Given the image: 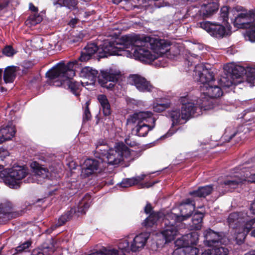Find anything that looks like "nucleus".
Masks as SVG:
<instances>
[{
  "label": "nucleus",
  "instance_id": "obj_1",
  "mask_svg": "<svg viewBox=\"0 0 255 255\" xmlns=\"http://www.w3.org/2000/svg\"><path fill=\"white\" fill-rule=\"evenodd\" d=\"M133 38V55L141 61L150 62L164 55L173 58L180 55L179 46L168 40L135 33Z\"/></svg>",
  "mask_w": 255,
  "mask_h": 255
},
{
  "label": "nucleus",
  "instance_id": "obj_2",
  "mask_svg": "<svg viewBox=\"0 0 255 255\" xmlns=\"http://www.w3.org/2000/svg\"><path fill=\"white\" fill-rule=\"evenodd\" d=\"M109 38L103 40V43L98 47L95 43L88 44L84 50L91 56L97 52L101 58L111 55H122L119 52L125 48L133 46L134 34H127L120 37L115 33L114 35L108 36Z\"/></svg>",
  "mask_w": 255,
  "mask_h": 255
},
{
  "label": "nucleus",
  "instance_id": "obj_3",
  "mask_svg": "<svg viewBox=\"0 0 255 255\" xmlns=\"http://www.w3.org/2000/svg\"><path fill=\"white\" fill-rule=\"evenodd\" d=\"M232 14L234 17L230 16L231 19L235 27L237 28L248 29L245 32H255V11L253 10H247L243 7L237 6L230 11L228 6L222 7L220 10V18L223 22H227L229 14Z\"/></svg>",
  "mask_w": 255,
  "mask_h": 255
},
{
  "label": "nucleus",
  "instance_id": "obj_4",
  "mask_svg": "<svg viewBox=\"0 0 255 255\" xmlns=\"http://www.w3.org/2000/svg\"><path fill=\"white\" fill-rule=\"evenodd\" d=\"M228 222L230 227L235 230L237 244H241L255 224V217L251 218L246 211L234 212L229 215Z\"/></svg>",
  "mask_w": 255,
  "mask_h": 255
},
{
  "label": "nucleus",
  "instance_id": "obj_5",
  "mask_svg": "<svg viewBox=\"0 0 255 255\" xmlns=\"http://www.w3.org/2000/svg\"><path fill=\"white\" fill-rule=\"evenodd\" d=\"M155 121L152 112L140 111L129 115L127 120V124L134 126L132 131L135 135L144 137L155 127Z\"/></svg>",
  "mask_w": 255,
  "mask_h": 255
},
{
  "label": "nucleus",
  "instance_id": "obj_6",
  "mask_svg": "<svg viewBox=\"0 0 255 255\" xmlns=\"http://www.w3.org/2000/svg\"><path fill=\"white\" fill-rule=\"evenodd\" d=\"M248 164L249 163H246L239 167L241 177L238 175L231 177L226 179L223 183L220 184L217 188L218 191L224 194L223 188H225V191H230L237 188L244 181L255 183V172L251 166H247Z\"/></svg>",
  "mask_w": 255,
  "mask_h": 255
},
{
  "label": "nucleus",
  "instance_id": "obj_7",
  "mask_svg": "<svg viewBox=\"0 0 255 255\" xmlns=\"http://www.w3.org/2000/svg\"><path fill=\"white\" fill-rule=\"evenodd\" d=\"M91 203V196L89 195H86L77 207L72 208L70 211L62 215L59 218L57 223L51 226L50 232L55 230L57 227L62 226L73 218H77L80 215L85 214L86 211L90 207Z\"/></svg>",
  "mask_w": 255,
  "mask_h": 255
},
{
  "label": "nucleus",
  "instance_id": "obj_8",
  "mask_svg": "<svg viewBox=\"0 0 255 255\" xmlns=\"http://www.w3.org/2000/svg\"><path fill=\"white\" fill-rule=\"evenodd\" d=\"M3 166L0 165V178L6 185L12 188L19 187V181L25 177L26 170L21 166H17L11 169L2 170Z\"/></svg>",
  "mask_w": 255,
  "mask_h": 255
},
{
  "label": "nucleus",
  "instance_id": "obj_9",
  "mask_svg": "<svg viewBox=\"0 0 255 255\" xmlns=\"http://www.w3.org/2000/svg\"><path fill=\"white\" fill-rule=\"evenodd\" d=\"M78 62H69L66 65L63 62L57 64L46 73V76L49 80L57 79L63 77L73 78L75 74L74 69L76 68Z\"/></svg>",
  "mask_w": 255,
  "mask_h": 255
},
{
  "label": "nucleus",
  "instance_id": "obj_10",
  "mask_svg": "<svg viewBox=\"0 0 255 255\" xmlns=\"http://www.w3.org/2000/svg\"><path fill=\"white\" fill-rule=\"evenodd\" d=\"M130 155L129 149L123 143H119L114 148L108 150L103 160L109 165H118Z\"/></svg>",
  "mask_w": 255,
  "mask_h": 255
},
{
  "label": "nucleus",
  "instance_id": "obj_11",
  "mask_svg": "<svg viewBox=\"0 0 255 255\" xmlns=\"http://www.w3.org/2000/svg\"><path fill=\"white\" fill-rule=\"evenodd\" d=\"M180 101L182 105L181 107L182 118L184 122H186L191 117L194 116L196 113L197 115H199L202 110L206 111L210 110L211 108V107H207L203 105L200 108L195 106V104L193 102V100L189 99L188 96L181 97Z\"/></svg>",
  "mask_w": 255,
  "mask_h": 255
},
{
  "label": "nucleus",
  "instance_id": "obj_12",
  "mask_svg": "<svg viewBox=\"0 0 255 255\" xmlns=\"http://www.w3.org/2000/svg\"><path fill=\"white\" fill-rule=\"evenodd\" d=\"M180 101L182 105L181 107L182 118L184 122H186L191 117L194 116L196 113L197 115H199L202 110L206 111L210 110L211 108V107H207L203 105L200 108L195 106V104L193 102V100L189 99L188 96L181 97Z\"/></svg>",
  "mask_w": 255,
  "mask_h": 255
},
{
  "label": "nucleus",
  "instance_id": "obj_13",
  "mask_svg": "<svg viewBox=\"0 0 255 255\" xmlns=\"http://www.w3.org/2000/svg\"><path fill=\"white\" fill-rule=\"evenodd\" d=\"M121 76V73L119 70L110 68L101 72L100 75L98 76V81L102 87L111 90Z\"/></svg>",
  "mask_w": 255,
  "mask_h": 255
},
{
  "label": "nucleus",
  "instance_id": "obj_14",
  "mask_svg": "<svg viewBox=\"0 0 255 255\" xmlns=\"http://www.w3.org/2000/svg\"><path fill=\"white\" fill-rule=\"evenodd\" d=\"M196 79L203 86L209 85V83L214 80V75L210 69L207 68L203 64H198L195 67Z\"/></svg>",
  "mask_w": 255,
  "mask_h": 255
},
{
  "label": "nucleus",
  "instance_id": "obj_15",
  "mask_svg": "<svg viewBox=\"0 0 255 255\" xmlns=\"http://www.w3.org/2000/svg\"><path fill=\"white\" fill-rule=\"evenodd\" d=\"M192 237H195L197 239V234L195 233L187 234L182 237L181 240H178L176 242L177 245L184 246L186 255H196L199 252V250L197 248L190 246L196 244V241L191 240Z\"/></svg>",
  "mask_w": 255,
  "mask_h": 255
},
{
  "label": "nucleus",
  "instance_id": "obj_16",
  "mask_svg": "<svg viewBox=\"0 0 255 255\" xmlns=\"http://www.w3.org/2000/svg\"><path fill=\"white\" fill-rule=\"evenodd\" d=\"M51 84L56 87L62 86L65 89H69L76 95H78V91L80 87L79 82L75 81L72 78L63 77L57 78V79L50 80Z\"/></svg>",
  "mask_w": 255,
  "mask_h": 255
},
{
  "label": "nucleus",
  "instance_id": "obj_17",
  "mask_svg": "<svg viewBox=\"0 0 255 255\" xmlns=\"http://www.w3.org/2000/svg\"><path fill=\"white\" fill-rule=\"evenodd\" d=\"M129 83L135 86L136 89L142 92H150L154 87L149 81L138 75H133L129 78Z\"/></svg>",
  "mask_w": 255,
  "mask_h": 255
},
{
  "label": "nucleus",
  "instance_id": "obj_18",
  "mask_svg": "<svg viewBox=\"0 0 255 255\" xmlns=\"http://www.w3.org/2000/svg\"><path fill=\"white\" fill-rule=\"evenodd\" d=\"M250 67H248L246 69L243 66L235 65L233 63L227 64L225 66V69L227 70L230 74V76H232L233 80L236 79V82L238 84L241 83L242 81L241 77L245 73L246 77V82L249 83L247 81V71Z\"/></svg>",
  "mask_w": 255,
  "mask_h": 255
},
{
  "label": "nucleus",
  "instance_id": "obj_19",
  "mask_svg": "<svg viewBox=\"0 0 255 255\" xmlns=\"http://www.w3.org/2000/svg\"><path fill=\"white\" fill-rule=\"evenodd\" d=\"M30 167L33 169L34 175L31 178L28 179L29 182H34V180H37L38 183H41V181L38 178L44 179L48 178L50 175L48 169L41 165L36 161L31 162Z\"/></svg>",
  "mask_w": 255,
  "mask_h": 255
},
{
  "label": "nucleus",
  "instance_id": "obj_20",
  "mask_svg": "<svg viewBox=\"0 0 255 255\" xmlns=\"http://www.w3.org/2000/svg\"><path fill=\"white\" fill-rule=\"evenodd\" d=\"M99 165V162L96 159H86L82 169L81 176L83 178L89 177L98 171Z\"/></svg>",
  "mask_w": 255,
  "mask_h": 255
},
{
  "label": "nucleus",
  "instance_id": "obj_21",
  "mask_svg": "<svg viewBox=\"0 0 255 255\" xmlns=\"http://www.w3.org/2000/svg\"><path fill=\"white\" fill-rule=\"evenodd\" d=\"M195 208L194 201L190 199H186L180 205V211L182 220H185L190 217Z\"/></svg>",
  "mask_w": 255,
  "mask_h": 255
},
{
  "label": "nucleus",
  "instance_id": "obj_22",
  "mask_svg": "<svg viewBox=\"0 0 255 255\" xmlns=\"http://www.w3.org/2000/svg\"><path fill=\"white\" fill-rule=\"evenodd\" d=\"M12 212L13 205L11 202L5 201L0 204V224L9 220Z\"/></svg>",
  "mask_w": 255,
  "mask_h": 255
},
{
  "label": "nucleus",
  "instance_id": "obj_23",
  "mask_svg": "<svg viewBox=\"0 0 255 255\" xmlns=\"http://www.w3.org/2000/svg\"><path fill=\"white\" fill-rule=\"evenodd\" d=\"M201 90L203 93L211 98H217L223 95V91L220 87L218 86H212L210 84L207 86H201Z\"/></svg>",
  "mask_w": 255,
  "mask_h": 255
},
{
  "label": "nucleus",
  "instance_id": "obj_24",
  "mask_svg": "<svg viewBox=\"0 0 255 255\" xmlns=\"http://www.w3.org/2000/svg\"><path fill=\"white\" fill-rule=\"evenodd\" d=\"M205 244L208 246H214L216 243L220 242L222 239V236L219 233L211 229L206 230L204 233Z\"/></svg>",
  "mask_w": 255,
  "mask_h": 255
},
{
  "label": "nucleus",
  "instance_id": "obj_25",
  "mask_svg": "<svg viewBox=\"0 0 255 255\" xmlns=\"http://www.w3.org/2000/svg\"><path fill=\"white\" fill-rule=\"evenodd\" d=\"M200 27L206 32H226L225 27L217 22L203 21L200 23Z\"/></svg>",
  "mask_w": 255,
  "mask_h": 255
},
{
  "label": "nucleus",
  "instance_id": "obj_26",
  "mask_svg": "<svg viewBox=\"0 0 255 255\" xmlns=\"http://www.w3.org/2000/svg\"><path fill=\"white\" fill-rule=\"evenodd\" d=\"M15 133V129L12 124L3 127L0 129V144L3 142L10 140L13 137Z\"/></svg>",
  "mask_w": 255,
  "mask_h": 255
},
{
  "label": "nucleus",
  "instance_id": "obj_27",
  "mask_svg": "<svg viewBox=\"0 0 255 255\" xmlns=\"http://www.w3.org/2000/svg\"><path fill=\"white\" fill-rule=\"evenodd\" d=\"M178 233L177 227L175 225H164L161 234L164 237L166 242H170L175 239Z\"/></svg>",
  "mask_w": 255,
  "mask_h": 255
},
{
  "label": "nucleus",
  "instance_id": "obj_28",
  "mask_svg": "<svg viewBox=\"0 0 255 255\" xmlns=\"http://www.w3.org/2000/svg\"><path fill=\"white\" fill-rule=\"evenodd\" d=\"M147 237L144 234H140L135 236L130 245V250L133 252L139 251L143 248L147 241Z\"/></svg>",
  "mask_w": 255,
  "mask_h": 255
},
{
  "label": "nucleus",
  "instance_id": "obj_29",
  "mask_svg": "<svg viewBox=\"0 0 255 255\" xmlns=\"http://www.w3.org/2000/svg\"><path fill=\"white\" fill-rule=\"evenodd\" d=\"M98 100L100 103L102 110L105 116H108L111 114V108L109 100L107 96L104 94H101L98 96Z\"/></svg>",
  "mask_w": 255,
  "mask_h": 255
},
{
  "label": "nucleus",
  "instance_id": "obj_30",
  "mask_svg": "<svg viewBox=\"0 0 255 255\" xmlns=\"http://www.w3.org/2000/svg\"><path fill=\"white\" fill-rule=\"evenodd\" d=\"M213 190L212 185L200 187L197 190L189 192V194L194 197H205L210 195Z\"/></svg>",
  "mask_w": 255,
  "mask_h": 255
},
{
  "label": "nucleus",
  "instance_id": "obj_31",
  "mask_svg": "<svg viewBox=\"0 0 255 255\" xmlns=\"http://www.w3.org/2000/svg\"><path fill=\"white\" fill-rule=\"evenodd\" d=\"M145 177V175L141 174L132 178L124 179L120 183V185L122 187L128 188L136 185L143 180Z\"/></svg>",
  "mask_w": 255,
  "mask_h": 255
},
{
  "label": "nucleus",
  "instance_id": "obj_32",
  "mask_svg": "<svg viewBox=\"0 0 255 255\" xmlns=\"http://www.w3.org/2000/svg\"><path fill=\"white\" fill-rule=\"evenodd\" d=\"M98 74V71L93 69L91 67H86L82 69L80 75L81 77L90 80L92 83H94L96 80Z\"/></svg>",
  "mask_w": 255,
  "mask_h": 255
},
{
  "label": "nucleus",
  "instance_id": "obj_33",
  "mask_svg": "<svg viewBox=\"0 0 255 255\" xmlns=\"http://www.w3.org/2000/svg\"><path fill=\"white\" fill-rule=\"evenodd\" d=\"M182 221V218L180 216L177 215L171 211L164 216L163 223L164 225H171L175 226L177 222Z\"/></svg>",
  "mask_w": 255,
  "mask_h": 255
},
{
  "label": "nucleus",
  "instance_id": "obj_34",
  "mask_svg": "<svg viewBox=\"0 0 255 255\" xmlns=\"http://www.w3.org/2000/svg\"><path fill=\"white\" fill-rule=\"evenodd\" d=\"M161 217V213L159 212H153L142 223L143 226L146 228L152 227L156 222Z\"/></svg>",
  "mask_w": 255,
  "mask_h": 255
},
{
  "label": "nucleus",
  "instance_id": "obj_35",
  "mask_svg": "<svg viewBox=\"0 0 255 255\" xmlns=\"http://www.w3.org/2000/svg\"><path fill=\"white\" fill-rule=\"evenodd\" d=\"M16 77V67L9 66L6 68L4 71L3 80L5 83H12Z\"/></svg>",
  "mask_w": 255,
  "mask_h": 255
},
{
  "label": "nucleus",
  "instance_id": "obj_36",
  "mask_svg": "<svg viewBox=\"0 0 255 255\" xmlns=\"http://www.w3.org/2000/svg\"><path fill=\"white\" fill-rule=\"evenodd\" d=\"M84 35L82 33H66L64 40L68 43H74L81 41Z\"/></svg>",
  "mask_w": 255,
  "mask_h": 255
},
{
  "label": "nucleus",
  "instance_id": "obj_37",
  "mask_svg": "<svg viewBox=\"0 0 255 255\" xmlns=\"http://www.w3.org/2000/svg\"><path fill=\"white\" fill-rule=\"evenodd\" d=\"M43 19V15L37 12L29 15L25 22L26 26L30 27L40 23Z\"/></svg>",
  "mask_w": 255,
  "mask_h": 255
},
{
  "label": "nucleus",
  "instance_id": "obj_38",
  "mask_svg": "<svg viewBox=\"0 0 255 255\" xmlns=\"http://www.w3.org/2000/svg\"><path fill=\"white\" fill-rule=\"evenodd\" d=\"M169 117L171 119L173 124H182L186 122H184L183 119L182 118V112L179 110H172L169 113Z\"/></svg>",
  "mask_w": 255,
  "mask_h": 255
},
{
  "label": "nucleus",
  "instance_id": "obj_39",
  "mask_svg": "<svg viewBox=\"0 0 255 255\" xmlns=\"http://www.w3.org/2000/svg\"><path fill=\"white\" fill-rule=\"evenodd\" d=\"M218 9V5L216 2H209L207 4H204L202 6V10L203 14L207 15H210L213 14Z\"/></svg>",
  "mask_w": 255,
  "mask_h": 255
},
{
  "label": "nucleus",
  "instance_id": "obj_40",
  "mask_svg": "<svg viewBox=\"0 0 255 255\" xmlns=\"http://www.w3.org/2000/svg\"><path fill=\"white\" fill-rule=\"evenodd\" d=\"M204 214L201 212H197L192 217V228L195 230H200L202 226V220Z\"/></svg>",
  "mask_w": 255,
  "mask_h": 255
},
{
  "label": "nucleus",
  "instance_id": "obj_41",
  "mask_svg": "<svg viewBox=\"0 0 255 255\" xmlns=\"http://www.w3.org/2000/svg\"><path fill=\"white\" fill-rule=\"evenodd\" d=\"M220 86L223 88H229L232 86L233 84H238L237 82L232 79V76H223L219 80Z\"/></svg>",
  "mask_w": 255,
  "mask_h": 255
},
{
  "label": "nucleus",
  "instance_id": "obj_42",
  "mask_svg": "<svg viewBox=\"0 0 255 255\" xmlns=\"http://www.w3.org/2000/svg\"><path fill=\"white\" fill-rule=\"evenodd\" d=\"M247 81L250 86H255V68H250L247 71Z\"/></svg>",
  "mask_w": 255,
  "mask_h": 255
},
{
  "label": "nucleus",
  "instance_id": "obj_43",
  "mask_svg": "<svg viewBox=\"0 0 255 255\" xmlns=\"http://www.w3.org/2000/svg\"><path fill=\"white\" fill-rule=\"evenodd\" d=\"M118 252L123 253L125 255L124 252H129L130 251V246H129V242L127 239H124L121 241L119 244ZM117 251V250H116Z\"/></svg>",
  "mask_w": 255,
  "mask_h": 255
},
{
  "label": "nucleus",
  "instance_id": "obj_44",
  "mask_svg": "<svg viewBox=\"0 0 255 255\" xmlns=\"http://www.w3.org/2000/svg\"><path fill=\"white\" fill-rule=\"evenodd\" d=\"M169 102H166L162 103H157L153 107V111L157 113H161L170 107Z\"/></svg>",
  "mask_w": 255,
  "mask_h": 255
},
{
  "label": "nucleus",
  "instance_id": "obj_45",
  "mask_svg": "<svg viewBox=\"0 0 255 255\" xmlns=\"http://www.w3.org/2000/svg\"><path fill=\"white\" fill-rule=\"evenodd\" d=\"M78 1L77 0H64L63 6L71 10L77 9Z\"/></svg>",
  "mask_w": 255,
  "mask_h": 255
},
{
  "label": "nucleus",
  "instance_id": "obj_46",
  "mask_svg": "<svg viewBox=\"0 0 255 255\" xmlns=\"http://www.w3.org/2000/svg\"><path fill=\"white\" fill-rule=\"evenodd\" d=\"M89 102H87L85 104V107L84 108V113L83 115V121L86 122L89 121L91 119V114L89 108Z\"/></svg>",
  "mask_w": 255,
  "mask_h": 255
},
{
  "label": "nucleus",
  "instance_id": "obj_47",
  "mask_svg": "<svg viewBox=\"0 0 255 255\" xmlns=\"http://www.w3.org/2000/svg\"><path fill=\"white\" fill-rule=\"evenodd\" d=\"M212 252L214 255H228V250L222 247H215L212 248Z\"/></svg>",
  "mask_w": 255,
  "mask_h": 255
},
{
  "label": "nucleus",
  "instance_id": "obj_48",
  "mask_svg": "<svg viewBox=\"0 0 255 255\" xmlns=\"http://www.w3.org/2000/svg\"><path fill=\"white\" fill-rule=\"evenodd\" d=\"M108 146L107 147L104 146H98L96 147L95 152L96 153L100 154V158H104L106 156V154L108 151Z\"/></svg>",
  "mask_w": 255,
  "mask_h": 255
},
{
  "label": "nucleus",
  "instance_id": "obj_49",
  "mask_svg": "<svg viewBox=\"0 0 255 255\" xmlns=\"http://www.w3.org/2000/svg\"><path fill=\"white\" fill-rule=\"evenodd\" d=\"M243 36L246 41L255 42V33H243Z\"/></svg>",
  "mask_w": 255,
  "mask_h": 255
},
{
  "label": "nucleus",
  "instance_id": "obj_50",
  "mask_svg": "<svg viewBox=\"0 0 255 255\" xmlns=\"http://www.w3.org/2000/svg\"><path fill=\"white\" fill-rule=\"evenodd\" d=\"M2 53L7 56H11L14 54L13 49L10 46L5 47L2 50Z\"/></svg>",
  "mask_w": 255,
  "mask_h": 255
},
{
  "label": "nucleus",
  "instance_id": "obj_51",
  "mask_svg": "<svg viewBox=\"0 0 255 255\" xmlns=\"http://www.w3.org/2000/svg\"><path fill=\"white\" fill-rule=\"evenodd\" d=\"M125 141L127 145L131 147L135 146L137 145L136 141L133 140L131 136H128V137H126Z\"/></svg>",
  "mask_w": 255,
  "mask_h": 255
},
{
  "label": "nucleus",
  "instance_id": "obj_52",
  "mask_svg": "<svg viewBox=\"0 0 255 255\" xmlns=\"http://www.w3.org/2000/svg\"><path fill=\"white\" fill-rule=\"evenodd\" d=\"M30 245L31 242L29 241H26L23 243L22 244H21V245L17 247L16 248V251L17 252H22L25 250L28 249Z\"/></svg>",
  "mask_w": 255,
  "mask_h": 255
},
{
  "label": "nucleus",
  "instance_id": "obj_53",
  "mask_svg": "<svg viewBox=\"0 0 255 255\" xmlns=\"http://www.w3.org/2000/svg\"><path fill=\"white\" fill-rule=\"evenodd\" d=\"M91 56L88 54V53L86 51H82L80 57L79 58V60L82 62H85L88 61L91 58Z\"/></svg>",
  "mask_w": 255,
  "mask_h": 255
},
{
  "label": "nucleus",
  "instance_id": "obj_54",
  "mask_svg": "<svg viewBox=\"0 0 255 255\" xmlns=\"http://www.w3.org/2000/svg\"><path fill=\"white\" fill-rule=\"evenodd\" d=\"M181 248L176 249L173 253V255H186L185 247L181 246Z\"/></svg>",
  "mask_w": 255,
  "mask_h": 255
},
{
  "label": "nucleus",
  "instance_id": "obj_55",
  "mask_svg": "<svg viewBox=\"0 0 255 255\" xmlns=\"http://www.w3.org/2000/svg\"><path fill=\"white\" fill-rule=\"evenodd\" d=\"M231 33H211V35L217 38H222L224 37L230 36Z\"/></svg>",
  "mask_w": 255,
  "mask_h": 255
},
{
  "label": "nucleus",
  "instance_id": "obj_56",
  "mask_svg": "<svg viewBox=\"0 0 255 255\" xmlns=\"http://www.w3.org/2000/svg\"><path fill=\"white\" fill-rule=\"evenodd\" d=\"M43 255H49L53 252V249L49 247H43L40 248Z\"/></svg>",
  "mask_w": 255,
  "mask_h": 255
},
{
  "label": "nucleus",
  "instance_id": "obj_57",
  "mask_svg": "<svg viewBox=\"0 0 255 255\" xmlns=\"http://www.w3.org/2000/svg\"><path fill=\"white\" fill-rule=\"evenodd\" d=\"M53 5L56 8L63 6L64 0H51Z\"/></svg>",
  "mask_w": 255,
  "mask_h": 255
},
{
  "label": "nucleus",
  "instance_id": "obj_58",
  "mask_svg": "<svg viewBox=\"0 0 255 255\" xmlns=\"http://www.w3.org/2000/svg\"><path fill=\"white\" fill-rule=\"evenodd\" d=\"M79 21V19L77 18H72L69 21L68 25L72 28L75 27L78 22Z\"/></svg>",
  "mask_w": 255,
  "mask_h": 255
},
{
  "label": "nucleus",
  "instance_id": "obj_59",
  "mask_svg": "<svg viewBox=\"0 0 255 255\" xmlns=\"http://www.w3.org/2000/svg\"><path fill=\"white\" fill-rule=\"evenodd\" d=\"M9 5V1L7 0H3L0 1V10H4Z\"/></svg>",
  "mask_w": 255,
  "mask_h": 255
},
{
  "label": "nucleus",
  "instance_id": "obj_60",
  "mask_svg": "<svg viewBox=\"0 0 255 255\" xmlns=\"http://www.w3.org/2000/svg\"><path fill=\"white\" fill-rule=\"evenodd\" d=\"M31 255H43L41 248H37L33 250Z\"/></svg>",
  "mask_w": 255,
  "mask_h": 255
},
{
  "label": "nucleus",
  "instance_id": "obj_61",
  "mask_svg": "<svg viewBox=\"0 0 255 255\" xmlns=\"http://www.w3.org/2000/svg\"><path fill=\"white\" fill-rule=\"evenodd\" d=\"M98 146L107 147L106 142L104 139L99 140L96 144V147H98Z\"/></svg>",
  "mask_w": 255,
  "mask_h": 255
},
{
  "label": "nucleus",
  "instance_id": "obj_62",
  "mask_svg": "<svg viewBox=\"0 0 255 255\" xmlns=\"http://www.w3.org/2000/svg\"><path fill=\"white\" fill-rule=\"evenodd\" d=\"M152 210V208L151 205L150 203H147L146 204V205L144 207V212L146 214H148L151 212Z\"/></svg>",
  "mask_w": 255,
  "mask_h": 255
},
{
  "label": "nucleus",
  "instance_id": "obj_63",
  "mask_svg": "<svg viewBox=\"0 0 255 255\" xmlns=\"http://www.w3.org/2000/svg\"><path fill=\"white\" fill-rule=\"evenodd\" d=\"M29 9L33 12H37L38 8L35 6L31 2L29 4Z\"/></svg>",
  "mask_w": 255,
  "mask_h": 255
},
{
  "label": "nucleus",
  "instance_id": "obj_64",
  "mask_svg": "<svg viewBox=\"0 0 255 255\" xmlns=\"http://www.w3.org/2000/svg\"><path fill=\"white\" fill-rule=\"evenodd\" d=\"M201 255H214L212 252V248L205 250L204 252L202 253Z\"/></svg>",
  "mask_w": 255,
  "mask_h": 255
}]
</instances>
